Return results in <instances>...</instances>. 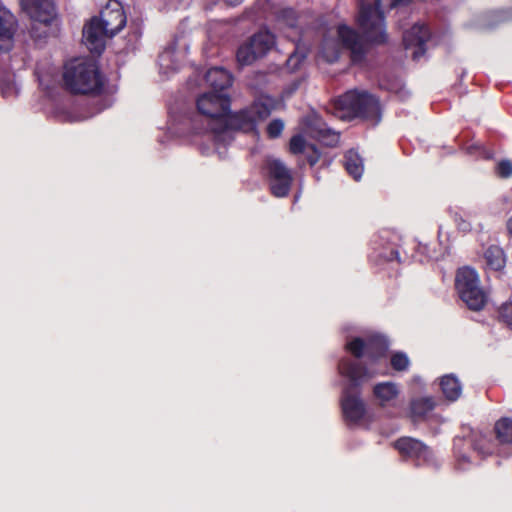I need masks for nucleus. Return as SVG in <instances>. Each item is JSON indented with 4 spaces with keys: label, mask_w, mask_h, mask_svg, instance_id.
I'll return each instance as SVG.
<instances>
[{
    "label": "nucleus",
    "mask_w": 512,
    "mask_h": 512,
    "mask_svg": "<svg viewBox=\"0 0 512 512\" xmlns=\"http://www.w3.org/2000/svg\"><path fill=\"white\" fill-rule=\"evenodd\" d=\"M304 58V55H299L296 52H294L287 59V66L291 69H297L299 64L304 60Z\"/></svg>",
    "instance_id": "nucleus-37"
},
{
    "label": "nucleus",
    "mask_w": 512,
    "mask_h": 512,
    "mask_svg": "<svg viewBox=\"0 0 512 512\" xmlns=\"http://www.w3.org/2000/svg\"><path fill=\"white\" fill-rule=\"evenodd\" d=\"M284 130V122L281 119H273L266 128L268 138L276 139L281 136Z\"/></svg>",
    "instance_id": "nucleus-31"
},
{
    "label": "nucleus",
    "mask_w": 512,
    "mask_h": 512,
    "mask_svg": "<svg viewBox=\"0 0 512 512\" xmlns=\"http://www.w3.org/2000/svg\"><path fill=\"white\" fill-rule=\"evenodd\" d=\"M437 405L438 401L433 396L412 398L409 402L408 409L411 421L413 423H419L428 420Z\"/></svg>",
    "instance_id": "nucleus-18"
},
{
    "label": "nucleus",
    "mask_w": 512,
    "mask_h": 512,
    "mask_svg": "<svg viewBox=\"0 0 512 512\" xmlns=\"http://www.w3.org/2000/svg\"><path fill=\"white\" fill-rule=\"evenodd\" d=\"M270 107L263 102H253L250 106L237 112H228L219 127H212L213 133L226 130L241 131L243 133H257L258 123L268 118Z\"/></svg>",
    "instance_id": "nucleus-4"
},
{
    "label": "nucleus",
    "mask_w": 512,
    "mask_h": 512,
    "mask_svg": "<svg viewBox=\"0 0 512 512\" xmlns=\"http://www.w3.org/2000/svg\"><path fill=\"white\" fill-rule=\"evenodd\" d=\"M373 396L378 400L380 407H386L389 402L399 396V388L394 382H379L373 386Z\"/></svg>",
    "instance_id": "nucleus-21"
},
{
    "label": "nucleus",
    "mask_w": 512,
    "mask_h": 512,
    "mask_svg": "<svg viewBox=\"0 0 512 512\" xmlns=\"http://www.w3.org/2000/svg\"><path fill=\"white\" fill-rule=\"evenodd\" d=\"M205 81L213 89L212 92L223 93L231 87L233 75L222 67H213L206 72Z\"/></svg>",
    "instance_id": "nucleus-20"
},
{
    "label": "nucleus",
    "mask_w": 512,
    "mask_h": 512,
    "mask_svg": "<svg viewBox=\"0 0 512 512\" xmlns=\"http://www.w3.org/2000/svg\"><path fill=\"white\" fill-rule=\"evenodd\" d=\"M440 388L449 401H456L462 392L459 380L454 375H445L440 380Z\"/></svg>",
    "instance_id": "nucleus-25"
},
{
    "label": "nucleus",
    "mask_w": 512,
    "mask_h": 512,
    "mask_svg": "<svg viewBox=\"0 0 512 512\" xmlns=\"http://www.w3.org/2000/svg\"><path fill=\"white\" fill-rule=\"evenodd\" d=\"M496 173L501 178H509L512 176V162L509 160H501L496 167Z\"/></svg>",
    "instance_id": "nucleus-32"
},
{
    "label": "nucleus",
    "mask_w": 512,
    "mask_h": 512,
    "mask_svg": "<svg viewBox=\"0 0 512 512\" xmlns=\"http://www.w3.org/2000/svg\"><path fill=\"white\" fill-rule=\"evenodd\" d=\"M306 148L308 149V144L302 135L297 134L291 137L289 141V151L291 154H301Z\"/></svg>",
    "instance_id": "nucleus-30"
},
{
    "label": "nucleus",
    "mask_w": 512,
    "mask_h": 512,
    "mask_svg": "<svg viewBox=\"0 0 512 512\" xmlns=\"http://www.w3.org/2000/svg\"><path fill=\"white\" fill-rule=\"evenodd\" d=\"M279 18L286 21L287 25L294 27L297 23L296 12L292 8H284L279 12Z\"/></svg>",
    "instance_id": "nucleus-34"
},
{
    "label": "nucleus",
    "mask_w": 512,
    "mask_h": 512,
    "mask_svg": "<svg viewBox=\"0 0 512 512\" xmlns=\"http://www.w3.org/2000/svg\"><path fill=\"white\" fill-rule=\"evenodd\" d=\"M338 370L349 380V384L343 389L360 390L362 384L373 376L365 364L349 358L339 361Z\"/></svg>",
    "instance_id": "nucleus-14"
},
{
    "label": "nucleus",
    "mask_w": 512,
    "mask_h": 512,
    "mask_svg": "<svg viewBox=\"0 0 512 512\" xmlns=\"http://www.w3.org/2000/svg\"><path fill=\"white\" fill-rule=\"evenodd\" d=\"M230 6H236L242 3L243 0H224Z\"/></svg>",
    "instance_id": "nucleus-42"
},
{
    "label": "nucleus",
    "mask_w": 512,
    "mask_h": 512,
    "mask_svg": "<svg viewBox=\"0 0 512 512\" xmlns=\"http://www.w3.org/2000/svg\"><path fill=\"white\" fill-rule=\"evenodd\" d=\"M485 440L481 433L472 432L468 437H455L453 440V453L458 470H465L471 464L470 453L475 451L482 456L490 453L489 448L479 446L478 441Z\"/></svg>",
    "instance_id": "nucleus-11"
},
{
    "label": "nucleus",
    "mask_w": 512,
    "mask_h": 512,
    "mask_svg": "<svg viewBox=\"0 0 512 512\" xmlns=\"http://www.w3.org/2000/svg\"><path fill=\"white\" fill-rule=\"evenodd\" d=\"M386 259L388 261H397V262H400V257H399V251L397 249H391L389 254L386 256Z\"/></svg>",
    "instance_id": "nucleus-38"
},
{
    "label": "nucleus",
    "mask_w": 512,
    "mask_h": 512,
    "mask_svg": "<svg viewBox=\"0 0 512 512\" xmlns=\"http://www.w3.org/2000/svg\"><path fill=\"white\" fill-rule=\"evenodd\" d=\"M390 364L395 371H405L409 367L408 356L403 352H396L390 358Z\"/></svg>",
    "instance_id": "nucleus-29"
},
{
    "label": "nucleus",
    "mask_w": 512,
    "mask_h": 512,
    "mask_svg": "<svg viewBox=\"0 0 512 512\" xmlns=\"http://www.w3.org/2000/svg\"><path fill=\"white\" fill-rule=\"evenodd\" d=\"M416 252L417 254L421 255V257L419 258L420 262L430 261L436 258V256L433 253H431L429 244L420 243L417 247Z\"/></svg>",
    "instance_id": "nucleus-36"
},
{
    "label": "nucleus",
    "mask_w": 512,
    "mask_h": 512,
    "mask_svg": "<svg viewBox=\"0 0 512 512\" xmlns=\"http://www.w3.org/2000/svg\"><path fill=\"white\" fill-rule=\"evenodd\" d=\"M344 167L354 180H360L364 171V165L361 156L356 150L350 149L345 153Z\"/></svg>",
    "instance_id": "nucleus-23"
},
{
    "label": "nucleus",
    "mask_w": 512,
    "mask_h": 512,
    "mask_svg": "<svg viewBox=\"0 0 512 512\" xmlns=\"http://www.w3.org/2000/svg\"><path fill=\"white\" fill-rule=\"evenodd\" d=\"M455 287L461 300L470 310L480 311L484 308L487 298L480 287L476 271L469 267L458 269L455 278Z\"/></svg>",
    "instance_id": "nucleus-5"
},
{
    "label": "nucleus",
    "mask_w": 512,
    "mask_h": 512,
    "mask_svg": "<svg viewBox=\"0 0 512 512\" xmlns=\"http://www.w3.org/2000/svg\"><path fill=\"white\" fill-rule=\"evenodd\" d=\"M498 320L512 330V301L505 302L498 308Z\"/></svg>",
    "instance_id": "nucleus-28"
},
{
    "label": "nucleus",
    "mask_w": 512,
    "mask_h": 512,
    "mask_svg": "<svg viewBox=\"0 0 512 512\" xmlns=\"http://www.w3.org/2000/svg\"><path fill=\"white\" fill-rule=\"evenodd\" d=\"M410 0H375L374 4L361 1L357 16L358 27L367 42L384 44L387 41L385 19L382 8L393 9L409 3Z\"/></svg>",
    "instance_id": "nucleus-3"
},
{
    "label": "nucleus",
    "mask_w": 512,
    "mask_h": 512,
    "mask_svg": "<svg viewBox=\"0 0 512 512\" xmlns=\"http://www.w3.org/2000/svg\"><path fill=\"white\" fill-rule=\"evenodd\" d=\"M105 37H108V30L102 25L98 17H93L89 24L83 28V38L88 49L101 54L105 49Z\"/></svg>",
    "instance_id": "nucleus-16"
},
{
    "label": "nucleus",
    "mask_w": 512,
    "mask_h": 512,
    "mask_svg": "<svg viewBox=\"0 0 512 512\" xmlns=\"http://www.w3.org/2000/svg\"><path fill=\"white\" fill-rule=\"evenodd\" d=\"M494 432L500 444H512V418L502 417L497 420Z\"/></svg>",
    "instance_id": "nucleus-26"
},
{
    "label": "nucleus",
    "mask_w": 512,
    "mask_h": 512,
    "mask_svg": "<svg viewBox=\"0 0 512 512\" xmlns=\"http://www.w3.org/2000/svg\"><path fill=\"white\" fill-rule=\"evenodd\" d=\"M506 228H507L509 236L512 237V216L507 220Z\"/></svg>",
    "instance_id": "nucleus-41"
},
{
    "label": "nucleus",
    "mask_w": 512,
    "mask_h": 512,
    "mask_svg": "<svg viewBox=\"0 0 512 512\" xmlns=\"http://www.w3.org/2000/svg\"><path fill=\"white\" fill-rule=\"evenodd\" d=\"M24 10L33 21L31 35L46 38L48 27L56 18L55 6L52 0H22Z\"/></svg>",
    "instance_id": "nucleus-7"
},
{
    "label": "nucleus",
    "mask_w": 512,
    "mask_h": 512,
    "mask_svg": "<svg viewBox=\"0 0 512 512\" xmlns=\"http://www.w3.org/2000/svg\"><path fill=\"white\" fill-rule=\"evenodd\" d=\"M481 149V146L480 145H477V144H472V145H469L466 147V152L470 155H473L475 154L477 151H479Z\"/></svg>",
    "instance_id": "nucleus-40"
},
{
    "label": "nucleus",
    "mask_w": 512,
    "mask_h": 512,
    "mask_svg": "<svg viewBox=\"0 0 512 512\" xmlns=\"http://www.w3.org/2000/svg\"><path fill=\"white\" fill-rule=\"evenodd\" d=\"M321 158V153L315 144L308 145V151L306 153V160L308 164L313 167L318 163Z\"/></svg>",
    "instance_id": "nucleus-33"
},
{
    "label": "nucleus",
    "mask_w": 512,
    "mask_h": 512,
    "mask_svg": "<svg viewBox=\"0 0 512 512\" xmlns=\"http://www.w3.org/2000/svg\"><path fill=\"white\" fill-rule=\"evenodd\" d=\"M264 169L270 193L277 198L287 197L293 183L292 173L287 166L279 159H268Z\"/></svg>",
    "instance_id": "nucleus-10"
},
{
    "label": "nucleus",
    "mask_w": 512,
    "mask_h": 512,
    "mask_svg": "<svg viewBox=\"0 0 512 512\" xmlns=\"http://www.w3.org/2000/svg\"><path fill=\"white\" fill-rule=\"evenodd\" d=\"M317 139L327 147H336L340 141V133L328 128L326 124H321L314 129Z\"/></svg>",
    "instance_id": "nucleus-27"
},
{
    "label": "nucleus",
    "mask_w": 512,
    "mask_h": 512,
    "mask_svg": "<svg viewBox=\"0 0 512 512\" xmlns=\"http://www.w3.org/2000/svg\"><path fill=\"white\" fill-rule=\"evenodd\" d=\"M337 35L342 47L350 52L351 64L357 66L363 65L366 61L369 47L362 39L361 35L346 24L338 25Z\"/></svg>",
    "instance_id": "nucleus-12"
},
{
    "label": "nucleus",
    "mask_w": 512,
    "mask_h": 512,
    "mask_svg": "<svg viewBox=\"0 0 512 512\" xmlns=\"http://www.w3.org/2000/svg\"><path fill=\"white\" fill-rule=\"evenodd\" d=\"M322 55L327 62L334 63L339 59V50L335 46L329 47L328 45H324Z\"/></svg>",
    "instance_id": "nucleus-35"
},
{
    "label": "nucleus",
    "mask_w": 512,
    "mask_h": 512,
    "mask_svg": "<svg viewBox=\"0 0 512 512\" xmlns=\"http://www.w3.org/2000/svg\"><path fill=\"white\" fill-rule=\"evenodd\" d=\"M274 44L275 37L271 32L259 31L238 48L237 61L242 66L251 65L258 58L265 56Z\"/></svg>",
    "instance_id": "nucleus-8"
},
{
    "label": "nucleus",
    "mask_w": 512,
    "mask_h": 512,
    "mask_svg": "<svg viewBox=\"0 0 512 512\" xmlns=\"http://www.w3.org/2000/svg\"><path fill=\"white\" fill-rule=\"evenodd\" d=\"M340 407L344 421L348 424H358L366 414V405L361 399V390L343 389Z\"/></svg>",
    "instance_id": "nucleus-13"
},
{
    "label": "nucleus",
    "mask_w": 512,
    "mask_h": 512,
    "mask_svg": "<svg viewBox=\"0 0 512 512\" xmlns=\"http://www.w3.org/2000/svg\"><path fill=\"white\" fill-rule=\"evenodd\" d=\"M98 19L108 30V37H113L120 32L126 25L127 17L123 7L119 2H115V7L106 6L100 13Z\"/></svg>",
    "instance_id": "nucleus-17"
},
{
    "label": "nucleus",
    "mask_w": 512,
    "mask_h": 512,
    "mask_svg": "<svg viewBox=\"0 0 512 512\" xmlns=\"http://www.w3.org/2000/svg\"><path fill=\"white\" fill-rule=\"evenodd\" d=\"M335 110L342 112L346 120L360 119L376 125L382 118L380 99L368 92L357 89L349 90L334 100Z\"/></svg>",
    "instance_id": "nucleus-1"
},
{
    "label": "nucleus",
    "mask_w": 512,
    "mask_h": 512,
    "mask_svg": "<svg viewBox=\"0 0 512 512\" xmlns=\"http://www.w3.org/2000/svg\"><path fill=\"white\" fill-rule=\"evenodd\" d=\"M63 83L72 94H99L103 80L96 63L89 59L75 58L64 65Z\"/></svg>",
    "instance_id": "nucleus-2"
},
{
    "label": "nucleus",
    "mask_w": 512,
    "mask_h": 512,
    "mask_svg": "<svg viewBox=\"0 0 512 512\" xmlns=\"http://www.w3.org/2000/svg\"><path fill=\"white\" fill-rule=\"evenodd\" d=\"M389 348L388 340L381 335H372L364 340L361 337H355L345 345L346 351L356 359H361L366 354L371 362H377L384 358Z\"/></svg>",
    "instance_id": "nucleus-9"
},
{
    "label": "nucleus",
    "mask_w": 512,
    "mask_h": 512,
    "mask_svg": "<svg viewBox=\"0 0 512 512\" xmlns=\"http://www.w3.org/2000/svg\"><path fill=\"white\" fill-rule=\"evenodd\" d=\"M398 452L406 457L426 460L431 456V450L422 441L412 437H401L394 443Z\"/></svg>",
    "instance_id": "nucleus-19"
},
{
    "label": "nucleus",
    "mask_w": 512,
    "mask_h": 512,
    "mask_svg": "<svg viewBox=\"0 0 512 512\" xmlns=\"http://www.w3.org/2000/svg\"><path fill=\"white\" fill-rule=\"evenodd\" d=\"M431 33L428 26L415 24L403 34V45L405 49L414 48L413 60H419L426 52V43L430 40Z\"/></svg>",
    "instance_id": "nucleus-15"
},
{
    "label": "nucleus",
    "mask_w": 512,
    "mask_h": 512,
    "mask_svg": "<svg viewBox=\"0 0 512 512\" xmlns=\"http://www.w3.org/2000/svg\"><path fill=\"white\" fill-rule=\"evenodd\" d=\"M9 12L0 5V51L9 52L13 46L14 32L10 25Z\"/></svg>",
    "instance_id": "nucleus-22"
},
{
    "label": "nucleus",
    "mask_w": 512,
    "mask_h": 512,
    "mask_svg": "<svg viewBox=\"0 0 512 512\" xmlns=\"http://www.w3.org/2000/svg\"><path fill=\"white\" fill-rule=\"evenodd\" d=\"M484 437H485V440H482V441H481V440H479V441H478V443H479V446H484V447L489 448L490 453H489L488 455H490V454H492V453H493L492 443L490 442V440H489V439H487V437H486V436H484Z\"/></svg>",
    "instance_id": "nucleus-39"
},
{
    "label": "nucleus",
    "mask_w": 512,
    "mask_h": 512,
    "mask_svg": "<svg viewBox=\"0 0 512 512\" xmlns=\"http://www.w3.org/2000/svg\"><path fill=\"white\" fill-rule=\"evenodd\" d=\"M198 112L207 118V129L219 127L231 106L230 97L225 93L207 92L196 101Z\"/></svg>",
    "instance_id": "nucleus-6"
},
{
    "label": "nucleus",
    "mask_w": 512,
    "mask_h": 512,
    "mask_svg": "<svg viewBox=\"0 0 512 512\" xmlns=\"http://www.w3.org/2000/svg\"><path fill=\"white\" fill-rule=\"evenodd\" d=\"M484 259L487 268L492 271H501L506 265L504 250L497 245H491L486 249Z\"/></svg>",
    "instance_id": "nucleus-24"
}]
</instances>
